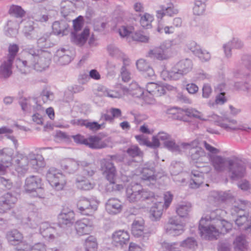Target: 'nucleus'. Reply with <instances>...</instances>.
<instances>
[{"label":"nucleus","instance_id":"obj_50","mask_svg":"<svg viewBox=\"0 0 251 251\" xmlns=\"http://www.w3.org/2000/svg\"><path fill=\"white\" fill-rule=\"evenodd\" d=\"M97 246V243L94 237L90 236L86 239L84 244L85 251H96Z\"/></svg>","mask_w":251,"mask_h":251},{"label":"nucleus","instance_id":"obj_43","mask_svg":"<svg viewBox=\"0 0 251 251\" xmlns=\"http://www.w3.org/2000/svg\"><path fill=\"white\" fill-rule=\"evenodd\" d=\"M50 33L46 32L41 35L37 39V44L39 48L41 49H47L53 46L49 39Z\"/></svg>","mask_w":251,"mask_h":251},{"label":"nucleus","instance_id":"obj_55","mask_svg":"<svg viewBox=\"0 0 251 251\" xmlns=\"http://www.w3.org/2000/svg\"><path fill=\"white\" fill-rule=\"evenodd\" d=\"M191 210V206L189 204L179 205L176 208V213L180 217H186Z\"/></svg>","mask_w":251,"mask_h":251},{"label":"nucleus","instance_id":"obj_31","mask_svg":"<svg viewBox=\"0 0 251 251\" xmlns=\"http://www.w3.org/2000/svg\"><path fill=\"white\" fill-rule=\"evenodd\" d=\"M40 233L45 239H53L56 232L55 229L50 226L47 222L42 223L40 225Z\"/></svg>","mask_w":251,"mask_h":251},{"label":"nucleus","instance_id":"obj_63","mask_svg":"<svg viewBox=\"0 0 251 251\" xmlns=\"http://www.w3.org/2000/svg\"><path fill=\"white\" fill-rule=\"evenodd\" d=\"M227 101V99L225 97V92H221L216 97L215 102L211 103L210 101L208 102V105L210 106H214L216 104L222 105L224 104Z\"/></svg>","mask_w":251,"mask_h":251},{"label":"nucleus","instance_id":"obj_26","mask_svg":"<svg viewBox=\"0 0 251 251\" xmlns=\"http://www.w3.org/2000/svg\"><path fill=\"white\" fill-rule=\"evenodd\" d=\"M135 138L140 145L146 146L154 149L158 148L160 146V142L155 136L152 137L151 142L149 141L143 134L137 135Z\"/></svg>","mask_w":251,"mask_h":251},{"label":"nucleus","instance_id":"obj_14","mask_svg":"<svg viewBox=\"0 0 251 251\" xmlns=\"http://www.w3.org/2000/svg\"><path fill=\"white\" fill-rule=\"evenodd\" d=\"M184 225L180 223L176 217L171 218L165 226L166 232L173 236L181 234L184 231Z\"/></svg>","mask_w":251,"mask_h":251},{"label":"nucleus","instance_id":"obj_2","mask_svg":"<svg viewBox=\"0 0 251 251\" xmlns=\"http://www.w3.org/2000/svg\"><path fill=\"white\" fill-rule=\"evenodd\" d=\"M214 213L201 218L199 222V230L201 237L208 240L216 239L220 234H225L231 229V225L225 220L215 219Z\"/></svg>","mask_w":251,"mask_h":251},{"label":"nucleus","instance_id":"obj_54","mask_svg":"<svg viewBox=\"0 0 251 251\" xmlns=\"http://www.w3.org/2000/svg\"><path fill=\"white\" fill-rule=\"evenodd\" d=\"M180 245L185 248L194 250L197 246V242L194 238L188 237L182 241Z\"/></svg>","mask_w":251,"mask_h":251},{"label":"nucleus","instance_id":"obj_1","mask_svg":"<svg viewBox=\"0 0 251 251\" xmlns=\"http://www.w3.org/2000/svg\"><path fill=\"white\" fill-rule=\"evenodd\" d=\"M50 62V54L48 51L28 47L23 50L22 59L17 58V68L23 74H26L30 70L41 72L48 68Z\"/></svg>","mask_w":251,"mask_h":251},{"label":"nucleus","instance_id":"obj_39","mask_svg":"<svg viewBox=\"0 0 251 251\" xmlns=\"http://www.w3.org/2000/svg\"><path fill=\"white\" fill-rule=\"evenodd\" d=\"M22 234L17 229L9 231L6 233V238L11 245H16L23 239Z\"/></svg>","mask_w":251,"mask_h":251},{"label":"nucleus","instance_id":"obj_59","mask_svg":"<svg viewBox=\"0 0 251 251\" xmlns=\"http://www.w3.org/2000/svg\"><path fill=\"white\" fill-rule=\"evenodd\" d=\"M140 201L150 200L153 202L155 199L154 194L147 189H142L140 190Z\"/></svg>","mask_w":251,"mask_h":251},{"label":"nucleus","instance_id":"obj_22","mask_svg":"<svg viewBox=\"0 0 251 251\" xmlns=\"http://www.w3.org/2000/svg\"><path fill=\"white\" fill-rule=\"evenodd\" d=\"M69 25L67 21L62 19L60 21H55L52 25V32L57 35H65L68 34Z\"/></svg>","mask_w":251,"mask_h":251},{"label":"nucleus","instance_id":"obj_52","mask_svg":"<svg viewBox=\"0 0 251 251\" xmlns=\"http://www.w3.org/2000/svg\"><path fill=\"white\" fill-rule=\"evenodd\" d=\"M12 160L11 156L5 152V149L0 150V162L8 167L11 164Z\"/></svg>","mask_w":251,"mask_h":251},{"label":"nucleus","instance_id":"obj_3","mask_svg":"<svg viewBox=\"0 0 251 251\" xmlns=\"http://www.w3.org/2000/svg\"><path fill=\"white\" fill-rule=\"evenodd\" d=\"M101 170L103 174L109 183L106 186L107 191L112 192L119 191L123 188V186L115 183L117 171L111 160L104 159L101 162Z\"/></svg>","mask_w":251,"mask_h":251},{"label":"nucleus","instance_id":"obj_34","mask_svg":"<svg viewBox=\"0 0 251 251\" xmlns=\"http://www.w3.org/2000/svg\"><path fill=\"white\" fill-rule=\"evenodd\" d=\"M86 146L93 149H102L107 147V144L96 135L90 136L87 138V144Z\"/></svg>","mask_w":251,"mask_h":251},{"label":"nucleus","instance_id":"obj_8","mask_svg":"<svg viewBox=\"0 0 251 251\" xmlns=\"http://www.w3.org/2000/svg\"><path fill=\"white\" fill-rule=\"evenodd\" d=\"M98 202L95 200L81 198L77 203V207L81 214L92 215L98 208Z\"/></svg>","mask_w":251,"mask_h":251},{"label":"nucleus","instance_id":"obj_28","mask_svg":"<svg viewBox=\"0 0 251 251\" xmlns=\"http://www.w3.org/2000/svg\"><path fill=\"white\" fill-rule=\"evenodd\" d=\"M60 166L63 170L71 174L75 173L80 167V161L78 162L73 159H65L60 162Z\"/></svg>","mask_w":251,"mask_h":251},{"label":"nucleus","instance_id":"obj_57","mask_svg":"<svg viewBox=\"0 0 251 251\" xmlns=\"http://www.w3.org/2000/svg\"><path fill=\"white\" fill-rule=\"evenodd\" d=\"M126 152L132 158L137 156L141 157L143 154V152L137 146H131L127 149Z\"/></svg>","mask_w":251,"mask_h":251},{"label":"nucleus","instance_id":"obj_61","mask_svg":"<svg viewBox=\"0 0 251 251\" xmlns=\"http://www.w3.org/2000/svg\"><path fill=\"white\" fill-rule=\"evenodd\" d=\"M53 94L51 92L47 90H44L42 92L40 97L38 99L41 100H42L43 101V103H45L47 102L48 101L53 100Z\"/></svg>","mask_w":251,"mask_h":251},{"label":"nucleus","instance_id":"obj_11","mask_svg":"<svg viewBox=\"0 0 251 251\" xmlns=\"http://www.w3.org/2000/svg\"><path fill=\"white\" fill-rule=\"evenodd\" d=\"M129 238V235L127 231L120 230L113 233L112 243L116 247L124 248L127 246Z\"/></svg>","mask_w":251,"mask_h":251},{"label":"nucleus","instance_id":"obj_48","mask_svg":"<svg viewBox=\"0 0 251 251\" xmlns=\"http://www.w3.org/2000/svg\"><path fill=\"white\" fill-rule=\"evenodd\" d=\"M234 245L236 249L240 251H246L248 245L245 236L243 235L237 236L234 241Z\"/></svg>","mask_w":251,"mask_h":251},{"label":"nucleus","instance_id":"obj_58","mask_svg":"<svg viewBox=\"0 0 251 251\" xmlns=\"http://www.w3.org/2000/svg\"><path fill=\"white\" fill-rule=\"evenodd\" d=\"M219 126L226 130L227 131H231L237 130L240 129L244 131H249V130H251V126L250 127L247 126H242L240 127L237 126H231L226 124L223 123H220Z\"/></svg>","mask_w":251,"mask_h":251},{"label":"nucleus","instance_id":"obj_29","mask_svg":"<svg viewBox=\"0 0 251 251\" xmlns=\"http://www.w3.org/2000/svg\"><path fill=\"white\" fill-rule=\"evenodd\" d=\"M149 56L150 57L156 58L160 60L167 59L168 57L167 49L164 45L155 47L150 50Z\"/></svg>","mask_w":251,"mask_h":251},{"label":"nucleus","instance_id":"obj_13","mask_svg":"<svg viewBox=\"0 0 251 251\" xmlns=\"http://www.w3.org/2000/svg\"><path fill=\"white\" fill-rule=\"evenodd\" d=\"M42 179L37 176H30L25 180L24 188L27 193L36 192L42 189Z\"/></svg>","mask_w":251,"mask_h":251},{"label":"nucleus","instance_id":"obj_33","mask_svg":"<svg viewBox=\"0 0 251 251\" xmlns=\"http://www.w3.org/2000/svg\"><path fill=\"white\" fill-rule=\"evenodd\" d=\"M75 183L78 189L84 191L92 190L95 186L94 182H92L83 176H78L75 179Z\"/></svg>","mask_w":251,"mask_h":251},{"label":"nucleus","instance_id":"obj_15","mask_svg":"<svg viewBox=\"0 0 251 251\" xmlns=\"http://www.w3.org/2000/svg\"><path fill=\"white\" fill-rule=\"evenodd\" d=\"M22 33L27 39L30 40L36 39L41 35L40 29L34 26V22L32 21H28L24 23Z\"/></svg>","mask_w":251,"mask_h":251},{"label":"nucleus","instance_id":"obj_18","mask_svg":"<svg viewBox=\"0 0 251 251\" xmlns=\"http://www.w3.org/2000/svg\"><path fill=\"white\" fill-rule=\"evenodd\" d=\"M242 63L245 68H242L234 73V75L237 78H243L250 75L251 70V56L249 55H244L242 57Z\"/></svg>","mask_w":251,"mask_h":251},{"label":"nucleus","instance_id":"obj_46","mask_svg":"<svg viewBox=\"0 0 251 251\" xmlns=\"http://www.w3.org/2000/svg\"><path fill=\"white\" fill-rule=\"evenodd\" d=\"M80 167L83 169L84 174L88 176H93L96 171L95 164L86 161H80Z\"/></svg>","mask_w":251,"mask_h":251},{"label":"nucleus","instance_id":"obj_47","mask_svg":"<svg viewBox=\"0 0 251 251\" xmlns=\"http://www.w3.org/2000/svg\"><path fill=\"white\" fill-rule=\"evenodd\" d=\"M29 163H30L35 169L44 167V162L42 156L35 155L33 154H29Z\"/></svg>","mask_w":251,"mask_h":251},{"label":"nucleus","instance_id":"obj_20","mask_svg":"<svg viewBox=\"0 0 251 251\" xmlns=\"http://www.w3.org/2000/svg\"><path fill=\"white\" fill-rule=\"evenodd\" d=\"M13 62L4 60L0 65V80H7L12 75Z\"/></svg>","mask_w":251,"mask_h":251},{"label":"nucleus","instance_id":"obj_62","mask_svg":"<svg viewBox=\"0 0 251 251\" xmlns=\"http://www.w3.org/2000/svg\"><path fill=\"white\" fill-rule=\"evenodd\" d=\"M150 213L151 219L152 221H157L160 218L162 214V210L161 209H159L156 207H152L150 209Z\"/></svg>","mask_w":251,"mask_h":251},{"label":"nucleus","instance_id":"obj_38","mask_svg":"<svg viewBox=\"0 0 251 251\" xmlns=\"http://www.w3.org/2000/svg\"><path fill=\"white\" fill-rule=\"evenodd\" d=\"M137 186H132L128 187L126 189L127 199L130 202H137L140 201V190L137 189Z\"/></svg>","mask_w":251,"mask_h":251},{"label":"nucleus","instance_id":"obj_23","mask_svg":"<svg viewBox=\"0 0 251 251\" xmlns=\"http://www.w3.org/2000/svg\"><path fill=\"white\" fill-rule=\"evenodd\" d=\"M189 49L202 61H207L211 58L209 52L205 50H202L200 45L195 42L191 43Z\"/></svg>","mask_w":251,"mask_h":251},{"label":"nucleus","instance_id":"obj_30","mask_svg":"<svg viewBox=\"0 0 251 251\" xmlns=\"http://www.w3.org/2000/svg\"><path fill=\"white\" fill-rule=\"evenodd\" d=\"M229 158H224L220 155H216L211 158V162L214 169L218 172H223L226 168V163Z\"/></svg>","mask_w":251,"mask_h":251},{"label":"nucleus","instance_id":"obj_51","mask_svg":"<svg viewBox=\"0 0 251 251\" xmlns=\"http://www.w3.org/2000/svg\"><path fill=\"white\" fill-rule=\"evenodd\" d=\"M153 20V18L151 15L145 13L143 16L141 17L140 22L143 27L148 29L151 27V23Z\"/></svg>","mask_w":251,"mask_h":251},{"label":"nucleus","instance_id":"obj_21","mask_svg":"<svg viewBox=\"0 0 251 251\" xmlns=\"http://www.w3.org/2000/svg\"><path fill=\"white\" fill-rule=\"evenodd\" d=\"M123 206L121 201L116 198L109 199L106 203L105 208L110 214L116 215L122 211Z\"/></svg>","mask_w":251,"mask_h":251},{"label":"nucleus","instance_id":"obj_12","mask_svg":"<svg viewBox=\"0 0 251 251\" xmlns=\"http://www.w3.org/2000/svg\"><path fill=\"white\" fill-rule=\"evenodd\" d=\"M75 5V3L70 0H63L60 3L61 14L68 22H71L74 18Z\"/></svg>","mask_w":251,"mask_h":251},{"label":"nucleus","instance_id":"obj_36","mask_svg":"<svg viewBox=\"0 0 251 251\" xmlns=\"http://www.w3.org/2000/svg\"><path fill=\"white\" fill-rule=\"evenodd\" d=\"M211 196L216 201L219 202H226L228 200L232 199L233 197L230 191H213L211 193Z\"/></svg>","mask_w":251,"mask_h":251},{"label":"nucleus","instance_id":"obj_19","mask_svg":"<svg viewBox=\"0 0 251 251\" xmlns=\"http://www.w3.org/2000/svg\"><path fill=\"white\" fill-rule=\"evenodd\" d=\"M58 221L61 226L72 225L75 221L74 211L70 209H63L58 215Z\"/></svg>","mask_w":251,"mask_h":251},{"label":"nucleus","instance_id":"obj_42","mask_svg":"<svg viewBox=\"0 0 251 251\" xmlns=\"http://www.w3.org/2000/svg\"><path fill=\"white\" fill-rule=\"evenodd\" d=\"M144 221L142 219L135 220L132 224L131 232L136 237H141L144 232Z\"/></svg>","mask_w":251,"mask_h":251},{"label":"nucleus","instance_id":"obj_25","mask_svg":"<svg viewBox=\"0 0 251 251\" xmlns=\"http://www.w3.org/2000/svg\"><path fill=\"white\" fill-rule=\"evenodd\" d=\"M204 176L202 171L192 170L190 176V186L192 188H198L203 182Z\"/></svg>","mask_w":251,"mask_h":251},{"label":"nucleus","instance_id":"obj_40","mask_svg":"<svg viewBox=\"0 0 251 251\" xmlns=\"http://www.w3.org/2000/svg\"><path fill=\"white\" fill-rule=\"evenodd\" d=\"M32 19L37 22L40 23H46L48 21L50 16L46 12L45 9H35L32 14Z\"/></svg>","mask_w":251,"mask_h":251},{"label":"nucleus","instance_id":"obj_56","mask_svg":"<svg viewBox=\"0 0 251 251\" xmlns=\"http://www.w3.org/2000/svg\"><path fill=\"white\" fill-rule=\"evenodd\" d=\"M164 146L171 151H180L179 146L176 144L175 140L172 139V138L164 142Z\"/></svg>","mask_w":251,"mask_h":251},{"label":"nucleus","instance_id":"obj_5","mask_svg":"<svg viewBox=\"0 0 251 251\" xmlns=\"http://www.w3.org/2000/svg\"><path fill=\"white\" fill-rule=\"evenodd\" d=\"M46 178L50 185L57 191L62 190L66 183L65 176L54 167H50L47 171Z\"/></svg>","mask_w":251,"mask_h":251},{"label":"nucleus","instance_id":"obj_49","mask_svg":"<svg viewBox=\"0 0 251 251\" xmlns=\"http://www.w3.org/2000/svg\"><path fill=\"white\" fill-rule=\"evenodd\" d=\"M9 13L15 18H23L25 14V12L21 6L16 5H12L10 6Z\"/></svg>","mask_w":251,"mask_h":251},{"label":"nucleus","instance_id":"obj_10","mask_svg":"<svg viewBox=\"0 0 251 251\" xmlns=\"http://www.w3.org/2000/svg\"><path fill=\"white\" fill-rule=\"evenodd\" d=\"M18 199L15 194L7 192L0 197V213H4L12 208Z\"/></svg>","mask_w":251,"mask_h":251},{"label":"nucleus","instance_id":"obj_17","mask_svg":"<svg viewBox=\"0 0 251 251\" xmlns=\"http://www.w3.org/2000/svg\"><path fill=\"white\" fill-rule=\"evenodd\" d=\"M21 20H18L15 18L8 20L4 26V34L9 37H15L18 33L20 24Z\"/></svg>","mask_w":251,"mask_h":251},{"label":"nucleus","instance_id":"obj_41","mask_svg":"<svg viewBox=\"0 0 251 251\" xmlns=\"http://www.w3.org/2000/svg\"><path fill=\"white\" fill-rule=\"evenodd\" d=\"M14 161L17 165L16 170L20 171V169L22 171H25L27 170V166L29 164V156L27 157L23 154H18L17 156L14 158Z\"/></svg>","mask_w":251,"mask_h":251},{"label":"nucleus","instance_id":"obj_24","mask_svg":"<svg viewBox=\"0 0 251 251\" xmlns=\"http://www.w3.org/2000/svg\"><path fill=\"white\" fill-rule=\"evenodd\" d=\"M160 8V10L156 11V16L157 19H162L165 15L172 17L178 13V10L172 3L167 4V6L161 5Z\"/></svg>","mask_w":251,"mask_h":251},{"label":"nucleus","instance_id":"obj_53","mask_svg":"<svg viewBox=\"0 0 251 251\" xmlns=\"http://www.w3.org/2000/svg\"><path fill=\"white\" fill-rule=\"evenodd\" d=\"M19 47L16 44L10 45L8 47V54L6 60L13 63L19 51Z\"/></svg>","mask_w":251,"mask_h":251},{"label":"nucleus","instance_id":"obj_7","mask_svg":"<svg viewBox=\"0 0 251 251\" xmlns=\"http://www.w3.org/2000/svg\"><path fill=\"white\" fill-rule=\"evenodd\" d=\"M156 163L152 160L145 163L141 168L140 173L142 179L150 185L155 183L157 180L155 167Z\"/></svg>","mask_w":251,"mask_h":251},{"label":"nucleus","instance_id":"obj_4","mask_svg":"<svg viewBox=\"0 0 251 251\" xmlns=\"http://www.w3.org/2000/svg\"><path fill=\"white\" fill-rule=\"evenodd\" d=\"M192 62L189 59L181 60L177 62L172 69L168 71V77L171 80H176L188 73L192 69Z\"/></svg>","mask_w":251,"mask_h":251},{"label":"nucleus","instance_id":"obj_9","mask_svg":"<svg viewBox=\"0 0 251 251\" xmlns=\"http://www.w3.org/2000/svg\"><path fill=\"white\" fill-rule=\"evenodd\" d=\"M181 145L183 148L189 150V155L194 161H201L203 158L206 157V153L203 149L197 146V141H194L191 143H183Z\"/></svg>","mask_w":251,"mask_h":251},{"label":"nucleus","instance_id":"obj_35","mask_svg":"<svg viewBox=\"0 0 251 251\" xmlns=\"http://www.w3.org/2000/svg\"><path fill=\"white\" fill-rule=\"evenodd\" d=\"M136 66L140 71L144 72L145 77H151L154 75L153 70L150 67L149 64L143 59L137 60Z\"/></svg>","mask_w":251,"mask_h":251},{"label":"nucleus","instance_id":"obj_44","mask_svg":"<svg viewBox=\"0 0 251 251\" xmlns=\"http://www.w3.org/2000/svg\"><path fill=\"white\" fill-rule=\"evenodd\" d=\"M240 215L238 216L235 221V224L239 226H243V229L251 230V217L249 218L247 215Z\"/></svg>","mask_w":251,"mask_h":251},{"label":"nucleus","instance_id":"obj_37","mask_svg":"<svg viewBox=\"0 0 251 251\" xmlns=\"http://www.w3.org/2000/svg\"><path fill=\"white\" fill-rule=\"evenodd\" d=\"M246 204L245 201H239V203H236L231 208L230 212L232 216H235L238 218L240 215H247L248 213L246 211Z\"/></svg>","mask_w":251,"mask_h":251},{"label":"nucleus","instance_id":"obj_27","mask_svg":"<svg viewBox=\"0 0 251 251\" xmlns=\"http://www.w3.org/2000/svg\"><path fill=\"white\" fill-rule=\"evenodd\" d=\"M244 46L243 43L238 38H233L231 41L223 46L226 56L229 58L231 56V49H240Z\"/></svg>","mask_w":251,"mask_h":251},{"label":"nucleus","instance_id":"obj_32","mask_svg":"<svg viewBox=\"0 0 251 251\" xmlns=\"http://www.w3.org/2000/svg\"><path fill=\"white\" fill-rule=\"evenodd\" d=\"M89 35V29L85 28L80 34L72 32V40L75 44L81 46L86 43Z\"/></svg>","mask_w":251,"mask_h":251},{"label":"nucleus","instance_id":"obj_60","mask_svg":"<svg viewBox=\"0 0 251 251\" xmlns=\"http://www.w3.org/2000/svg\"><path fill=\"white\" fill-rule=\"evenodd\" d=\"M134 29L132 26L123 25L119 28L118 32L121 37H125L132 33Z\"/></svg>","mask_w":251,"mask_h":251},{"label":"nucleus","instance_id":"obj_45","mask_svg":"<svg viewBox=\"0 0 251 251\" xmlns=\"http://www.w3.org/2000/svg\"><path fill=\"white\" fill-rule=\"evenodd\" d=\"M37 98H29L21 99L19 101V104L22 109L25 112H29L32 110V105L33 103H37Z\"/></svg>","mask_w":251,"mask_h":251},{"label":"nucleus","instance_id":"obj_16","mask_svg":"<svg viewBox=\"0 0 251 251\" xmlns=\"http://www.w3.org/2000/svg\"><path fill=\"white\" fill-rule=\"evenodd\" d=\"M75 227L79 236L88 234L93 229V222L88 218H83L75 222Z\"/></svg>","mask_w":251,"mask_h":251},{"label":"nucleus","instance_id":"obj_6","mask_svg":"<svg viewBox=\"0 0 251 251\" xmlns=\"http://www.w3.org/2000/svg\"><path fill=\"white\" fill-rule=\"evenodd\" d=\"M228 170L230 173V178L237 180L243 177L246 174V167L241 160L237 157H233L231 159L227 160Z\"/></svg>","mask_w":251,"mask_h":251},{"label":"nucleus","instance_id":"obj_64","mask_svg":"<svg viewBox=\"0 0 251 251\" xmlns=\"http://www.w3.org/2000/svg\"><path fill=\"white\" fill-rule=\"evenodd\" d=\"M185 115L189 117H193L200 120H203L202 118V114L199 111L192 108H186L183 109Z\"/></svg>","mask_w":251,"mask_h":251}]
</instances>
